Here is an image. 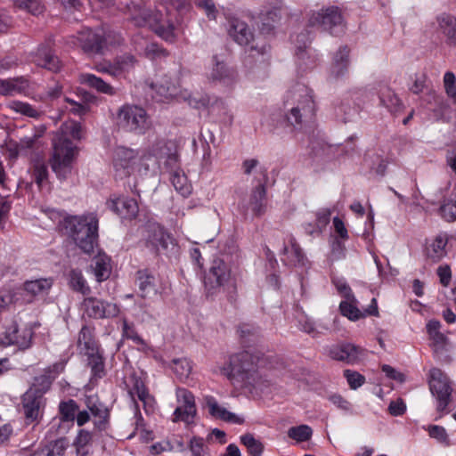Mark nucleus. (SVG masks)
<instances>
[{
    "instance_id": "f257e3e1",
    "label": "nucleus",
    "mask_w": 456,
    "mask_h": 456,
    "mask_svg": "<svg viewBox=\"0 0 456 456\" xmlns=\"http://www.w3.org/2000/svg\"><path fill=\"white\" fill-rule=\"evenodd\" d=\"M238 332L242 346L247 349L231 354L221 372L234 387L250 388L255 385L256 373V350L250 345L256 341V330L253 324L242 323Z\"/></svg>"
},
{
    "instance_id": "f03ea898",
    "label": "nucleus",
    "mask_w": 456,
    "mask_h": 456,
    "mask_svg": "<svg viewBox=\"0 0 456 456\" xmlns=\"http://www.w3.org/2000/svg\"><path fill=\"white\" fill-rule=\"evenodd\" d=\"M283 110L287 124L296 129L301 128L315 116L313 90L304 84L294 85L284 96Z\"/></svg>"
},
{
    "instance_id": "7ed1b4c3",
    "label": "nucleus",
    "mask_w": 456,
    "mask_h": 456,
    "mask_svg": "<svg viewBox=\"0 0 456 456\" xmlns=\"http://www.w3.org/2000/svg\"><path fill=\"white\" fill-rule=\"evenodd\" d=\"M82 126L77 122L64 124L53 140V152L51 166L61 179H65L71 171V163L77 153V147L69 137L81 138Z\"/></svg>"
},
{
    "instance_id": "20e7f679",
    "label": "nucleus",
    "mask_w": 456,
    "mask_h": 456,
    "mask_svg": "<svg viewBox=\"0 0 456 456\" xmlns=\"http://www.w3.org/2000/svg\"><path fill=\"white\" fill-rule=\"evenodd\" d=\"M60 227L83 252H94L99 237V219L96 214L67 216L60 222Z\"/></svg>"
},
{
    "instance_id": "39448f33",
    "label": "nucleus",
    "mask_w": 456,
    "mask_h": 456,
    "mask_svg": "<svg viewBox=\"0 0 456 456\" xmlns=\"http://www.w3.org/2000/svg\"><path fill=\"white\" fill-rule=\"evenodd\" d=\"M150 162H156L155 157L150 152H142L126 148L117 147L112 153V168L116 179H124L138 173L148 172Z\"/></svg>"
},
{
    "instance_id": "423d86ee",
    "label": "nucleus",
    "mask_w": 456,
    "mask_h": 456,
    "mask_svg": "<svg viewBox=\"0 0 456 456\" xmlns=\"http://www.w3.org/2000/svg\"><path fill=\"white\" fill-rule=\"evenodd\" d=\"M124 384L129 396L134 403L136 426L142 427L143 425V419L140 412L136 398L142 403L143 410L146 414H151L154 412L156 400L154 396L150 394L144 379L135 372L126 377Z\"/></svg>"
},
{
    "instance_id": "0eeeda50",
    "label": "nucleus",
    "mask_w": 456,
    "mask_h": 456,
    "mask_svg": "<svg viewBox=\"0 0 456 456\" xmlns=\"http://www.w3.org/2000/svg\"><path fill=\"white\" fill-rule=\"evenodd\" d=\"M117 125L119 128L138 134H144L151 126L146 110L135 104H124L117 112Z\"/></svg>"
},
{
    "instance_id": "6e6552de",
    "label": "nucleus",
    "mask_w": 456,
    "mask_h": 456,
    "mask_svg": "<svg viewBox=\"0 0 456 456\" xmlns=\"http://www.w3.org/2000/svg\"><path fill=\"white\" fill-rule=\"evenodd\" d=\"M152 88L155 90L157 95L159 96L158 100L160 102L176 99L177 101L187 102L190 106L195 109L207 108L210 102L209 98L207 96L197 97L190 94L187 90H181L179 86L173 83L168 77L152 85Z\"/></svg>"
},
{
    "instance_id": "1a4fd4ad",
    "label": "nucleus",
    "mask_w": 456,
    "mask_h": 456,
    "mask_svg": "<svg viewBox=\"0 0 456 456\" xmlns=\"http://www.w3.org/2000/svg\"><path fill=\"white\" fill-rule=\"evenodd\" d=\"M428 385L432 395L436 400V411L442 417L449 412L447 406L452 393L450 379L442 370L432 368L428 373Z\"/></svg>"
},
{
    "instance_id": "9d476101",
    "label": "nucleus",
    "mask_w": 456,
    "mask_h": 456,
    "mask_svg": "<svg viewBox=\"0 0 456 456\" xmlns=\"http://www.w3.org/2000/svg\"><path fill=\"white\" fill-rule=\"evenodd\" d=\"M48 388H38L36 384L29 387L21 398L22 411L27 424L38 423L45 405V393Z\"/></svg>"
},
{
    "instance_id": "9b49d317",
    "label": "nucleus",
    "mask_w": 456,
    "mask_h": 456,
    "mask_svg": "<svg viewBox=\"0 0 456 456\" xmlns=\"http://www.w3.org/2000/svg\"><path fill=\"white\" fill-rule=\"evenodd\" d=\"M308 27H320L331 35H338L344 31L343 18L338 7L331 6L312 13L308 20Z\"/></svg>"
},
{
    "instance_id": "f8f14e48",
    "label": "nucleus",
    "mask_w": 456,
    "mask_h": 456,
    "mask_svg": "<svg viewBox=\"0 0 456 456\" xmlns=\"http://www.w3.org/2000/svg\"><path fill=\"white\" fill-rule=\"evenodd\" d=\"M73 47H80L88 54H102L100 28L91 29L86 28L77 32V36L69 37V42Z\"/></svg>"
},
{
    "instance_id": "ddd939ff",
    "label": "nucleus",
    "mask_w": 456,
    "mask_h": 456,
    "mask_svg": "<svg viewBox=\"0 0 456 456\" xmlns=\"http://www.w3.org/2000/svg\"><path fill=\"white\" fill-rule=\"evenodd\" d=\"M176 398L179 405L173 413V421H182L186 424L192 423L197 412L193 394L186 388H177Z\"/></svg>"
},
{
    "instance_id": "4468645a",
    "label": "nucleus",
    "mask_w": 456,
    "mask_h": 456,
    "mask_svg": "<svg viewBox=\"0 0 456 456\" xmlns=\"http://www.w3.org/2000/svg\"><path fill=\"white\" fill-rule=\"evenodd\" d=\"M33 331L31 329H20L18 323L12 321L5 327L4 331L0 333V345L4 346H17L20 349H27L31 346Z\"/></svg>"
},
{
    "instance_id": "2eb2a0df",
    "label": "nucleus",
    "mask_w": 456,
    "mask_h": 456,
    "mask_svg": "<svg viewBox=\"0 0 456 456\" xmlns=\"http://www.w3.org/2000/svg\"><path fill=\"white\" fill-rule=\"evenodd\" d=\"M231 277V271L223 259L216 258L212 261L208 273L205 275L204 284L208 294H214L218 289L224 286Z\"/></svg>"
},
{
    "instance_id": "dca6fc26",
    "label": "nucleus",
    "mask_w": 456,
    "mask_h": 456,
    "mask_svg": "<svg viewBox=\"0 0 456 456\" xmlns=\"http://www.w3.org/2000/svg\"><path fill=\"white\" fill-rule=\"evenodd\" d=\"M85 314L89 318L103 319L118 315L119 309L116 304L108 303L96 297H86L82 303Z\"/></svg>"
},
{
    "instance_id": "f3484780",
    "label": "nucleus",
    "mask_w": 456,
    "mask_h": 456,
    "mask_svg": "<svg viewBox=\"0 0 456 456\" xmlns=\"http://www.w3.org/2000/svg\"><path fill=\"white\" fill-rule=\"evenodd\" d=\"M281 253L283 255L281 261L289 266H305L307 258L292 234H288L283 240L281 248Z\"/></svg>"
},
{
    "instance_id": "a211bd4d",
    "label": "nucleus",
    "mask_w": 456,
    "mask_h": 456,
    "mask_svg": "<svg viewBox=\"0 0 456 456\" xmlns=\"http://www.w3.org/2000/svg\"><path fill=\"white\" fill-rule=\"evenodd\" d=\"M364 351L360 346L352 343H341L334 345L329 349V355L336 361L347 364L358 363L363 357Z\"/></svg>"
},
{
    "instance_id": "6ab92c4d",
    "label": "nucleus",
    "mask_w": 456,
    "mask_h": 456,
    "mask_svg": "<svg viewBox=\"0 0 456 456\" xmlns=\"http://www.w3.org/2000/svg\"><path fill=\"white\" fill-rule=\"evenodd\" d=\"M77 347L80 354L88 355L102 350L101 344L95 336V328L85 324L81 327L77 340Z\"/></svg>"
},
{
    "instance_id": "aec40b11",
    "label": "nucleus",
    "mask_w": 456,
    "mask_h": 456,
    "mask_svg": "<svg viewBox=\"0 0 456 456\" xmlns=\"http://www.w3.org/2000/svg\"><path fill=\"white\" fill-rule=\"evenodd\" d=\"M86 408L94 418V428L99 431L107 429L110 419V411L97 396L88 395L85 399Z\"/></svg>"
},
{
    "instance_id": "412c9836",
    "label": "nucleus",
    "mask_w": 456,
    "mask_h": 456,
    "mask_svg": "<svg viewBox=\"0 0 456 456\" xmlns=\"http://www.w3.org/2000/svg\"><path fill=\"white\" fill-rule=\"evenodd\" d=\"M449 235L446 232H439L434 238L427 240L425 256L432 263L440 262L447 255V244Z\"/></svg>"
},
{
    "instance_id": "4be33fe9",
    "label": "nucleus",
    "mask_w": 456,
    "mask_h": 456,
    "mask_svg": "<svg viewBox=\"0 0 456 456\" xmlns=\"http://www.w3.org/2000/svg\"><path fill=\"white\" fill-rule=\"evenodd\" d=\"M291 41L295 45L299 65L305 66V69L313 68L315 65V60L309 55L306 50L311 42L310 31L305 30L292 35Z\"/></svg>"
},
{
    "instance_id": "5701e85b",
    "label": "nucleus",
    "mask_w": 456,
    "mask_h": 456,
    "mask_svg": "<svg viewBox=\"0 0 456 456\" xmlns=\"http://www.w3.org/2000/svg\"><path fill=\"white\" fill-rule=\"evenodd\" d=\"M228 21V34L236 43L248 46L254 41V33L245 21L237 17H231Z\"/></svg>"
},
{
    "instance_id": "b1692460",
    "label": "nucleus",
    "mask_w": 456,
    "mask_h": 456,
    "mask_svg": "<svg viewBox=\"0 0 456 456\" xmlns=\"http://www.w3.org/2000/svg\"><path fill=\"white\" fill-rule=\"evenodd\" d=\"M145 239L146 247L154 253H159L168 247L170 236L159 225L150 226Z\"/></svg>"
},
{
    "instance_id": "393cba45",
    "label": "nucleus",
    "mask_w": 456,
    "mask_h": 456,
    "mask_svg": "<svg viewBox=\"0 0 456 456\" xmlns=\"http://www.w3.org/2000/svg\"><path fill=\"white\" fill-rule=\"evenodd\" d=\"M280 20L281 14L278 6L275 5L271 9L262 10L258 15V34L273 36Z\"/></svg>"
},
{
    "instance_id": "a878e982",
    "label": "nucleus",
    "mask_w": 456,
    "mask_h": 456,
    "mask_svg": "<svg viewBox=\"0 0 456 456\" xmlns=\"http://www.w3.org/2000/svg\"><path fill=\"white\" fill-rule=\"evenodd\" d=\"M29 87L28 79L23 76L5 79L0 78V95L3 96L26 94Z\"/></svg>"
},
{
    "instance_id": "bb28decb",
    "label": "nucleus",
    "mask_w": 456,
    "mask_h": 456,
    "mask_svg": "<svg viewBox=\"0 0 456 456\" xmlns=\"http://www.w3.org/2000/svg\"><path fill=\"white\" fill-rule=\"evenodd\" d=\"M110 208L121 218L134 219L136 217L139 207L134 199L118 197L110 200Z\"/></svg>"
},
{
    "instance_id": "cd10ccee",
    "label": "nucleus",
    "mask_w": 456,
    "mask_h": 456,
    "mask_svg": "<svg viewBox=\"0 0 456 456\" xmlns=\"http://www.w3.org/2000/svg\"><path fill=\"white\" fill-rule=\"evenodd\" d=\"M206 404L209 414L215 419H221L231 424L241 425L244 423V419L242 417L229 411L226 408L220 405L213 396H208L206 398Z\"/></svg>"
},
{
    "instance_id": "c85d7f7f",
    "label": "nucleus",
    "mask_w": 456,
    "mask_h": 456,
    "mask_svg": "<svg viewBox=\"0 0 456 456\" xmlns=\"http://www.w3.org/2000/svg\"><path fill=\"white\" fill-rule=\"evenodd\" d=\"M86 356L91 372L89 383L95 385L106 375L104 351L102 349Z\"/></svg>"
},
{
    "instance_id": "c756f323",
    "label": "nucleus",
    "mask_w": 456,
    "mask_h": 456,
    "mask_svg": "<svg viewBox=\"0 0 456 456\" xmlns=\"http://www.w3.org/2000/svg\"><path fill=\"white\" fill-rule=\"evenodd\" d=\"M34 61L37 66L53 72H58L61 67L59 58L53 53V50L47 46H40L37 49Z\"/></svg>"
},
{
    "instance_id": "7c9ffc66",
    "label": "nucleus",
    "mask_w": 456,
    "mask_h": 456,
    "mask_svg": "<svg viewBox=\"0 0 456 456\" xmlns=\"http://www.w3.org/2000/svg\"><path fill=\"white\" fill-rule=\"evenodd\" d=\"M438 29L449 46H456V17L443 13L437 17Z\"/></svg>"
},
{
    "instance_id": "2f4dec72",
    "label": "nucleus",
    "mask_w": 456,
    "mask_h": 456,
    "mask_svg": "<svg viewBox=\"0 0 456 456\" xmlns=\"http://www.w3.org/2000/svg\"><path fill=\"white\" fill-rule=\"evenodd\" d=\"M349 66V49L347 46H342L335 53L330 65V77L335 79L344 77Z\"/></svg>"
},
{
    "instance_id": "473e14b6",
    "label": "nucleus",
    "mask_w": 456,
    "mask_h": 456,
    "mask_svg": "<svg viewBox=\"0 0 456 456\" xmlns=\"http://www.w3.org/2000/svg\"><path fill=\"white\" fill-rule=\"evenodd\" d=\"M213 61L215 64L209 74V78L212 81H218L224 85H231L235 80V71L228 68L223 61H218L216 56H214Z\"/></svg>"
},
{
    "instance_id": "72a5a7b5",
    "label": "nucleus",
    "mask_w": 456,
    "mask_h": 456,
    "mask_svg": "<svg viewBox=\"0 0 456 456\" xmlns=\"http://www.w3.org/2000/svg\"><path fill=\"white\" fill-rule=\"evenodd\" d=\"M91 267L98 282L106 281L111 273L110 258L105 253H98L92 260Z\"/></svg>"
},
{
    "instance_id": "f704fd0d",
    "label": "nucleus",
    "mask_w": 456,
    "mask_h": 456,
    "mask_svg": "<svg viewBox=\"0 0 456 456\" xmlns=\"http://www.w3.org/2000/svg\"><path fill=\"white\" fill-rule=\"evenodd\" d=\"M53 284L52 278H40L26 281L23 283V289L32 297H44L48 295Z\"/></svg>"
},
{
    "instance_id": "c9c22d12",
    "label": "nucleus",
    "mask_w": 456,
    "mask_h": 456,
    "mask_svg": "<svg viewBox=\"0 0 456 456\" xmlns=\"http://www.w3.org/2000/svg\"><path fill=\"white\" fill-rule=\"evenodd\" d=\"M79 82L83 85H86L98 93L104 94L107 95H114L116 91L113 86L105 82L99 77H96L91 73H83L79 76Z\"/></svg>"
},
{
    "instance_id": "e433bc0d",
    "label": "nucleus",
    "mask_w": 456,
    "mask_h": 456,
    "mask_svg": "<svg viewBox=\"0 0 456 456\" xmlns=\"http://www.w3.org/2000/svg\"><path fill=\"white\" fill-rule=\"evenodd\" d=\"M136 284L142 297L156 294L155 277L148 270H139L136 273Z\"/></svg>"
},
{
    "instance_id": "4c0bfd02",
    "label": "nucleus",
    "mask_w": 456,
    "mask_h": 456,
    "mask_svg": "<svg viewBox=\"0 0 456 456\" xmlns=\"http://www.w3.org/2000/svg\"><path fill=\"white\" fill-rule=\"evenodd\" d=\"M170 180L175 190L183 197L186 198L191 195L192 186L188 182L187 176L181 169L175 170L171 174Z\"/></svg>"
},
{
    "instance_id": "58836bf2",
    "label": "nucleus",
    "mask_w": 456,
    "mask_h": 456,
    "mask_svg": "<svg viewBox=\"0 0 456 456\" xmlns=\"http://www.w3.org/2000/svg\"><path fill=\"white\" fill-rule=\"evenodd\" d=\"M7 108H9L16 113L36 119H38L43 113L41 110L37 109L35 106L29 104L28 102L18 100H13L8 102Z\"/></svg>"
},
{
    "instance_id": "ea45409f",
    "label": "nucleus",
    "mask_w": 456,
    "mask_h": 456,
    "mask_svg": "<svg viewBox=\"0 0 456 456\" xmlns=\"http://www.w3.org/2000/svg\"><path fill=\"white\" fill-rule=\"evenodd\" d=\"M264 253L267 261V267L272 272L267 276V282L274 289H278L280 285L279 276L275 273L278 267V261L274 253L270 249L268 245L264 247Z\"/></svg>"
},
{
    "instance_id": "a19ab883",
    "label": "nucleus",
    "mask_w": 456,
    "mask_h": 456,
    "mask_svg": "<svg viewBox=\"0 0 456 456\" xmlns=\"http://www.w3.org/2000/svg\"><path fill=\"white\" fill-rule=\"evenodd\" d=\"M171 369L180 381L185 382L192 370V363L187 358H176L172 361Z\"/></svg>"
},
{
    "instance_id": "79ce46f5",
    "label": "nucleus",
    "mask_w": 456,
    "mask_h": 456,
    "mask_svg": "<svg viewBox=\"0 0 456 456\" xmlns=\"http://www.w3.org/2000/svg\"><path fill=\"white\" fill-rule=\"evenodd\" d=\"M69 284L73 290L80 292L83 295L90 293V288L87 285L82 272L78 269H72L69 272Z\"/></svg>"
},
{
    "instance_id": "37998d69",
    "label": "nucleus",
    "mask_w": 456,
    "mask_h": 456,
    "mask_svg": "<svg viewBox=\"0 0 456 456\" xmlns=\"http://www.w3.org/2000/svg\"><path fill=\"white\" fill-rule=\"evenodd\" d=\"M379 101L380 104L392 113H395L401 110V100L389 88H386L380 93Z\"/></svg>"
},
{
    "instance_id": "c03bdc74",
    "label": "nucleus",
    "mask_w": 456,
    "mask_h": 456,
    "mask_svg": "<svg viewBox=\"0 0 456 456\" xmlns=\"http://www.w3.org/2000/svg\"><path fill=\"white\" fill-rule=\"evenodd\" d=\"M114 67L116 69L117 77L121 76L122 74L130 71L134 68L137 63V60L132 54L126 53L120 56H118L114 59Z\"/></svg>"
},
{
    "instance_id": "a18cd8bd",
    "label": "nucleus",
    "mask_w": 456,
    "mask_h": 456,
    "mask_svg": "<svg viewBox=\"0 0 456 456\" xmlns=\"http://www.w3.org/2000/svg\"><path fill=\"white\" fill-rule=\"evenodd\" d=\"M101 41L102 42V53L109 47H115L120 45L124 39L120 33L114 30L100 28Z\"/></svg>"
},
{
    "instance_id": "49530a36",
    "label": "nucleus",
    "mask_w": 456,
    "mask_h": 456,
    "mask_svg": "<svg viewBox=\"0 0 456 456\" xmlns=\"http://www.w3.org/2000/svg\"><path fill=\"white\" fill-rule=\"evenodd\" d=\"M312 436V428L305 424L291 427L288 430V436L297 443L306 442L311 439Z\"/></svg>"
},
{
    "instance_id": "de8ad7c7",
    "label": "nucleus",
    "mask_w": 456,
    "mask_h": 456,
    "mask_svg": "<svg viewBox=\"0 0 456 456\" xmlns=\"http://www.w3.org/2000/svg\"><path fill=\"white\" fill-rule=\"evenodd\" d=\"M191 456H210V450L203 437L194 436L188 444Z\"/></svg>"
},
{
    "instance_id": "09e8293b",
    "label": "nucleus",
    "mask_w": 456,
    "mask_h": 456,
    "mask_svg": "<svg viewBox=\"0 0 456 456\" xmlns=\"http://www.w3.org/2000/svg\"><path fill=\"white\" fill-rule=\"evenodd\" d=\"M78 411V405L73 399H69L66 402H61L59 405V411L61 419L63 421H73L75 420L76 413Z\"/></svg>"
},
{
    "instance_id": "8fccbe9b",
    "label": "nucleus",
    "mask_w": 456,
    "mask_h": 456,
    "mask_svg": "<svg viewBox=\"0 0 456 456\" xmlns=\"http://www.w3.org/2000/svg\"><path fill=\"white\" fill-rule=\"evenodd\" d=\"M12 4L15 9L26 11L33 15L41 13L44 9L39 0H12Z\"/></svg>"
},
{
    "instance_id": "3c124183",
    "label": "nucleus",
    "mask_w": 456,
    "mask_h": 456,
    "mask_svg": "<svg viewBox=\"0 0 456 456\" xmlns=\"http://www.w3.org/2000/svg\"><path fill=\"white\" fill-rule=\"evenodd\" d=\"M137 39H140V38L138 37H135L133 39V41L135 45L137 44ZM141 39L143 41V44H145V46L143 47V49H142V53L145 57H147L151 60H155L159 57L167 55L166 50L163 49L162 47H160L159 45L154 44V43H147V41L142 37Z\"/></svg>"
},
{
    "instance_id": "603ef678",
    "label": "nucleus",
    "mask_w": 456,
    "mask_h": 456,
    "mask_svg": "<svg viewBox=\"0 0 456 456\" xmlns=\"http://www.w3.org/2000/svg\"><path fill=\"white\" fill-rule=\"evenodd\" d=\"M65 365H66V361H61V362L53 363L52 366H49L45 370V375L40 377V379H43L44 383H46V385H45L46 388H48L51 384V381L49 380V379H51V378L54 379L58 374L62 372L65 369ZM36 380L38 381L39 378H37Z\"/></svg>"
},
{
    "instance_id": "864d4df0",
    "label": "nucleus",
    "mask_w": 456,
    "mask_h": 456,
    "mask_svg": "<svg viewBox=\"0 0 456 456\" xmlns=\"http://www.w3.org/2000/svg\"><path fill=\"white\" fill-rule=\"evenodd\" d=\"M32 176L38 187H42L48 178L47 166L44 162L37 161L33 167Z\"/></svg>"
},
{
    "instance_id": "5fc2aeb1",
    "label": "nucleus",
    "mask_w": 456,
    "mask_h": 456,
    "mask_svg": "<svg viewBox=\"0 0 456 456\" xmlns=\"http://www.w3.org/2000/svg\"><path fill=\"white\" fill-rule=\"evenodd\" d=\"M122 336L127 339L133 340L137 345H145L144 340L138 335L133 323H129L126 319L122 322Z\"/></svg>"
},
{
    "instance_id": "6e6d98bb",
    "label": "nucleus",
    "mask_w": 456,
    "mask_h": 456,
    "mask_svg": "<svg viewBox=\"0 0 456 456\" xmlns=\"http://www.w3.org/2000/svg\"><path fill=\"white\" fill-rule=\"evenodd\" d=\"M339 309L341 314L351 321H357L363 316L356 306L347 301H342L339 305Z\"/></svg>"
},
{
    "instance_id": "4d7b16f0",
    "label": "nucleus",
    "mask_w": 456,
    "mask_h": 456,
    "mask_svg": "<svg viewBox=\"0 0 456 456\" xmlns=\"http://www.w3.org/2000/svg\"><path fill=\"white\" fill-rule=\"evenodd\" d=\"M344 377L346 378L350 388L354 390L359 388L365 383V377L355 370H344Z\"/></svg>"
},
{
    "instance_id": "13d9d810",
    "label": "nucleus",
    "mask_w": 456,
    "mask_h": 456,
    "mask_svg": "<svg viewBox=\"0 0 456 456\" xmlns=\"http://www.w3.org/2000/svg\"><path fill=\"white\" fill-rule=\"evenodd\" d=\"M444 86L446 94L456 102V77L453 72L446 71L444 73Z\"/></svg>"
},
{
    "instance_id": "bf43d9fd",
    "label": "nucleus",
    "mask_w": 456,
    "mask_h": 456,
    "mask_svg": "<svg viewBox=\"0 0 456 456\" xmlns=\"http://www.w3.org/2000/svg\"><path fill=\"white\" fill-rule=\"evenodd\" d=\"M68 441L66 438H60L49 444L47 456H63L68 448Z\"/></svg>"
},
{
    "instance_id": "052dcab7",
    "label": "nucleus",
    "mask_w": 456,
    "mask_h": 456,
    "mask_svg": "<svg viewBox=\"0 0 456 456\" xmlns=\"http://www.w3.org/2000/svg\"><path fill=\"white\" fill-rule=\"evenodd\" d=\"M93 440V434L86 429H81L75 440V445L77 447V452H86V446L88 445Z\"/></svg>"
},
{
    "instance_id": "680f3d73",
    "label": "nucleus",
    "mask_w": 456,
    "mask_h": 456,
    "mask_svg": "<svg viewBox=\"0 0 456 456\" xmlns=\"http://www.w3.org/2000/svg\"><path fill=\"white\" fill-rule=\"evenodd\" d=\"M441 214L443 217L451 222L454 221L456 219V200H446L442 206H441Z\"/></svg>"
},
{
    "instance_id": "e2e57ef3",
    "label": "nucleus",
    "mask_w": 456,
    "mask_h": 456,
    "mask_svg": "<svg viewBox=\"0 0 456 456\" xmlns=\"http://www.w3.org/2000/svg\"><path fill=\"white\" fill-rule=\"evenodd\" d=\"M196 5L202 9L210 20L216 19L217 11L213 0H196Z\"/></svg>"
},
{
    "instance_id": "0e129e2a",
    "label": "nucleus",
    "mask_w": 456,
    "mask_h": 456,
    "mask_svg": "<svg viewBox=\"0 0 456 456\" xmlns=\"http://www.w3.org/2000/svg\"><path fill=\"white\" fill-rule=\"evenodd\" d=\"M330 216L331 211L329 208H322L316 213V225L319 232H322L330 223Z\"/></svg>"
},
{
    "instance_id": "69168bd1",
    "label": "nucleus",
    "mask_w": 456,
    "mask_h": 456,
    "mask_svg": "<svg viewBox=\"0 0 456 456\" xmlns=\"http://www.w3.org/2000/svg\"><path fill=\"white\" fill-rule=\"evenodd\" d=\"M437 275L443 286L447 287L452 280V271L448 265H440L437 268Z\"/></svg>"
},
{
    "instance_id": "338daca9",
    "label": "nucleus",
    "mask_w": 456,
    "mask_h": 456,
    "mask_svg": "<svg viewBox=\"0 0 456 456\" xmlns=\"http://www.w3.org/2000/svg\"><path fill=\"white\" fill-rule=\"evenodd\" d=\"M241 444L247 447L252 456H256V440L252 435L247 434L240 436Z\"/></svg>"
},
{
    "instance_id": "774afa93",
    "label": "nucleus",
    "mask_w": 456,
    "mask_h": 456,
    "mask_svg": "<svg viewBox=\"0 0 456 456\" xmlns=\"http://www.w3.org/2000/svg\"><path fill=\"white\" fill-rule=\"evenodd\" d=\"M388 410L391 415L401 416L405 412L406 405L402 399H397L389 403Z\"/></svg>"
}]
</instances>
